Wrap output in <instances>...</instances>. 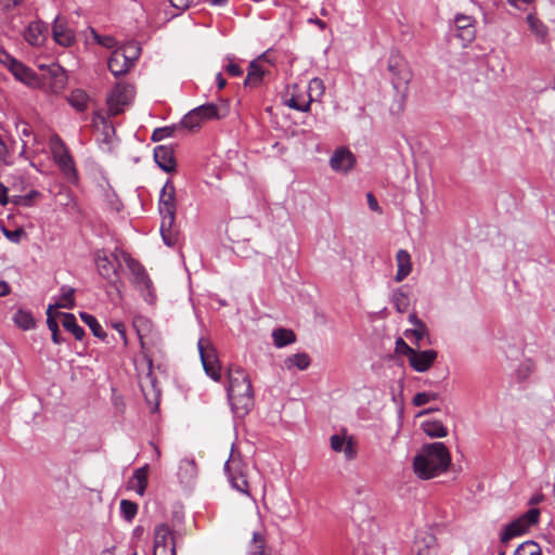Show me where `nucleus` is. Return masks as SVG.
Wrapping results in <instances>:
<instances>
[{
  "label": "nucleus",
  "instance_id": "nucleus-34",
  "mask_svg": "<svg viewBox=\"0 0 555 555\" xmlns=\"http://www.w3.org/2000/svg\"><path fill=\"white\" fill-rule=\"evenodd\" d=\"M422 429L431 438H442L448 435V429L440 421H427L422 423Z\"/></svg>",
  "mask_w": 555,
  "mask_h": 555
},
{
  "label": "nucleus",
  "instance_id": "nucleus-18",
  "mask_svg": "<svg viewBox=\"0 0 555 555\" xmlns=\"http://www.w3.org/2000/svg\"><path fill=\"white\" fill-rule=\"evenodd\" d=\"M154 159L156 164L166 172L176 170V158L173 149L169 145H158L154 149Z\"/></svg>",
  "mask_w": 555,
  "mask_h": 555
},
{
  "label": "nucleus",
  "instance_id": "nucleus-19",
  "mask_svg": "<svg viewBox=\"0 0 555 555\" xmlns=\"http://www.w3.org/2000/svg\"><path fill=\"white\" fill-rule=\"evenodd\" d=\"M48 28L41 21L31 22L24 31V39L31 46L40 47L47 40Z\"/></svg>",
  "mask_w": 555,
  "mask_h": 555
},
{
  "label": "nucleus",
  "instance_id": "nucleus-17",
  "mask_svg": "<svg viewBox=\"0 0 555 555\" xmlns=\"http://www.w3.org/2000/svg\"><path fill=\"white\" fill-rule=\"evenodd\" d=\"M54 41L62 47H70L75 42V34L68 28L67 22L57 16L52 26Z\"/></svg>",
  "mask_w": 555,
  "mask_h": 555
},
{
  "label": "nucleus",
  "instance_id": "nucleus-30",
  "mask_svg": "<svg viewBox=\"0 0 555 555\" xmlns=\"http://www.w3.org/2000/svg\"><path fill=\"white\" fill-rule=\"evenodd\" d=\"M279 63L275 57V53L271 50L266 51L257 59L253 60L248 66V69H264L266 67H276Z\"/></svg>",
  "mask_w": 555,
  "mask_h": 555
},
{
  "label": "nucleus",
  "instance_id": "nucleus-57",
  "mask_svg": "<svg viewBox=\"0 0 555 555\" xmlns=\"http://www.w3.org/2000/svg\"><path fill=\"white\" fill-rule=\"evenodd\" d=\"M366 197H367V205H369L370 209L373 211H376V212H382V209L378 205L376 197L372 193H369L366 195Z\"/></svg>",
  "mask_w": 555,
  "mask_h": 555
},
{
  "label": "nucleus",
  "instance_id": "nucleus-2",
  "mask_svg": "<svg viewBox=\"0 0 555 555\" xmlns=\"http://www.w3.org/2000/svg\"><path fill=\"white\" fill-rule=\"evenodd\" d=\"M228 398L233 412L240 416H245L254 406V391L250 378L246 371L240 366L230 367Z\"/></svg>",
  "mask_w": 555,
  "mask_h": 555
},
{
  "label": "nucleus",
  "instance_id": "nucleus-4",
  "mask_svg": "<svg viewBox=\"0 0 555 555\" xmlns=\"http://www.w3.org/2000/svg\"><path fill=\"white\" fill-rule=\"evenodd\" d=\"M138 335L140 338V345L142 349V353L144 359L147 362L149 371L146 375L141 379V389L144 393V397L147 401L152 402L155 401L158 403V399L160 396V389L158 387L156 377L153 374V359L151 349L154 347V341L152 339H149L146 336H144L140 330H138Z\"/></svg>",
  "mask_w": 555,
  "mask_h": 555
},
{
  "label": "nucleus",
  "instance_id": "nucleus-60",
  "mask_svg": "<svg viewBox=\"0 0 555 555\" xmlns=\"http://www.w3.org/2000/svg\"><path fill=\"white\" fill-rule=\"evenodd\" d=\"M113 326L118 332V334L122 338L124 343L126 344L127 337H126V328H125L124 323L118 322V323H115Z\"/></svg>",
  "mask_w": 555,
  "mask_h": 555
},
{
  "label": "nucleus",
  "instance_id": "nucleus-37",
  "mask_svg": "<svg viewBox=\"0 0 555 555\" xmlns=\"http://www.w3.org/2000/svg\"><path fill=\"white\" fill-rule=\"evenodd\" d=\"M79 315L82 322L89 326V328L91 330L95 337H99L101 339H104L106 337V333L104 332L95 317L87 312H80Z\"/></svg>",
  "mask_w": 555,
  "mask_h": 555
},
{
  "label": "nucleus",
  "instance_id": "nucleus-13",
  "mask_svg": "<svg viewBox=\"0 0 555 555\" xmlns=\"http://www.w3.org/2000/svg\"><path fill=\"white\" fill-rule=\"evenodd\" d=\"M153 555H177L175 533L167 524H159L154 529Z\"/></svg>",
  "mask_w": 555,
  "mask_h": 555
},
{
  "label": "nucleus",
  "instance_id": "nucleus-5",
  "mask_svg": "<svg viewBox=\"0 0 555 555\" xmlns=\"http://www.w3.org/2000/svg\"><path fill=\"white\" fill-rule=\"evenodd\" d=\"M135 98V88L132 83L118 81L106 98L107 116L115 117L125 112Z\"/></svg>",
  "mask_w": 555,
  "mask_h": 555
},
{
  "label": "nucleus",
  "instance_id": "nucleus-41",
  "mask_svg": "<svg viewBox=\"0 0 555 555\" xmlns=\"http://www.w3.org/2000/svg\"><path fill=\"white\" fill-rule=\"evenodd\" d=\"M393 305L398 312H406L410 306L409 297L401 289H397L392 296Z\"/></svg>",
  "mask_w": 555,
  "mask_h": 555
},
{
  "label": "nucleus",
  "instance_id": "nucleus-63",
  "mask_svg": "<svg viewBox=\"0 0 555 555\" xmlns=\"http://www.w3.org/2000/svg\"><path fill=\"white\" fill-rule=\"evenodd\" d=\"M93 120H101L102 122L105 121V116L102 109H96L92 114Z\"/></svg>",
  "mask_w": 555,
  "mask_h": 555
},
{
  "label": "nucleus",
  "instance_id": "nucleus-22",
  "mask_svg": "<svg viewBox=\"0 0 555 555\" xmlns=\"http://www.w3.org/2000/svg\"><path fill=\"white\" fill-rule=\"evenodd\" d=\"M413 555H435L436 538L428 532H422L416 535L413 543Z\"/></svg>",
  "mask_w": 555,
  "mask_h": 555
},
{
  "label": "nucleus",
  "instance_id": "nucleus-40",
  "mask_svg": "<svg viewBox=\"0 0 555 555\" xmlns=\"http://www.w3.org/2000/svg\"><path fill=\"white\" fill-rule=\"evenodd\" d=\"M514 555H542V552L538 543L526 541L515 550Z\"/></svg>",
  "mask_w": 555,
  "mask_h": 555
},
{
  "label": "nucleus",
  "instance_id": "nucleus-12",
  "mask_svg": "<svg viewBox=\"0 0 555 555\" xmlns=\"http://www.w3.org/2000/svg\"><path fill=\"white\" fill-rule=\"evenodd\" d=\"M197 347L206 374L214 380H219L221 377V365L218 360L216 348L207 338H199Z\"/></svg>",
  "mask_w": 555,
  "mask_h": 555
},
{
  "label": "nucleus",
  "instance_id": "nucleus-54",
  "mask_svg": "<svg viewBox=\"0 0 555 555\" xmlns=\"http://www.w3.org/2000/svg\"><path fill=\"white\" fill-rule=\"evenodd\" d=\"M404 66V60L400 53H392L389 59L388 69H398Z\"/></svg>",
  "mask_w": 555,
  "mask_h": 555
},
{
  "label": "nucleus",
  "instance_id": "nucleus-1",
  "mask_svg": "<svg viewBox=\"0 0 555 555\" xmlns=\"http://www.w3.org/2000/svg\"><path fill=\"white\" fill-rule=\"evenodd\" d=\"M451 464V454L442 442L424 444L414 457L413 469L421 479H431L444 473Z\"/></svg>",
  "mask_w": 555,
  "mask_h": 555
},
{
  "label": "nucleus",
  "instance_id": "nucleus-33",
  "mask_svg": "<svg viewBox=\"0 0 555 555\" xmlns=\"http://www.w3.org/2000/svg\"><path fill=\"white\" fill-rule=\"evenodd\" d=\"M13 321H14V324L23 331L31 330L36 325V321H35V318L33 317L31 312L23 310V309H18L16 311V313L13 317Z\"/></svg>",
  "mask_w": 555,
  "mask_h": 555
},
{
  "label": "nucleus",
  "instance_id": "nucleus-56",
  "mask_svg": "<svg viewBox=\"0 0 555 555\" xmlns=\"http://www.w3.org/2000/svg\"><path fill=\"white\" fill-rule=\"evenodd\" d=\"M171 5L180 12L185 11L190 8L193 0H169Z\"/></svg>",
  "mask_w": 555,
  "mask_h": 555
},
{
  "label": "nucleus",
  "instance_id": "nucleus-45",
  "mask_svg": "<svg viewBox=\"0 0 555 555\" xmlns=\"http://www.w3.org/2000/svg\"><path fill=\"white\" fill-rule=\"evenodd\" d=\"M264 538L259 532H254L250 546L251 555H264Z\"/></svg>",
  "mask_w": 555,
  "mask_h": 555
},
{
  "label": "nucleus",
  "instance_id": "nucleus-47",
  "mask_svg": "<svg viewBox=\"0 0 555 555\" xmlns=\"http://www.w3.org/2000/svg\"><path fill=\"white\" fill-rule=\"evenodd\" d=\"M323 92H324L323 81L319 78L311 79L308 85V94H307L310 102L312 101L313 95L319 96Z\"/></svg>",
  "mask_w": 555,
  "mask_h": 555
},
{
  "label": "nucleus",
  "instance_id": "nucleus-26",
  "mask_svg": "<svg viewBox=\"0 0 555 555\" xmlns=\"http://www.w3.org/2000/svg\"><path fill=\"white\" fill-rule=\"evenodd\" d=\"M397 272L396 282H402L412 272L411 256L405 249H399L396 255Z\"/></svg>",
  "mask_w": 555,
  "mask_h": 555
},
{
  "label": "nucleus",
  "instance_id": "nucleus-14",
  "mask_svg": "<svg viewBox=\"0 0 555 555\" xmlns=\"http://www.w3.org/2000/svg\"><path fill=\"white\" fill-rule=\"evenodd\" d=\"M476 18L459 13L454 17V27L456 37L462 41L463 46L473 42L476 38Z\"/></svg>",
  "mask_w": 555,
  "mask_h": 555
},
{
  "label": "nucleus",
  "instance_id": "nucleus-42",
  "mask_svg": "<svg viewBox=\"0 0 555 555\" xmlns=\"http://www.w3.org/2000/svg\"><path fill=\"white\" fill-rule=\"evenodd\" d=\"M91 36L98 44L106 49H117L118 42L113 36L100 35L94 29H91Z\"/></svg>",
  "mask_w": 555,
  "mask_h": 555
},
{
  "label": "nucleus",
  "instance_id": "nucleus-27",
  "mask_svg": "<svg viewBox=\"0 0 555 555\" xmlns=\"http://www.w3.org/2000/svg\"><path fill=\"white\" fill-rule=\"evenodd\" d=\"M68 103L77 111H87L89 104L96 105V101L92 99L85 90L75 89L68 96Z\"/></svg>",
  "mask_w": 555,
  "mask_h": 555
},
{
  "label": "nucleus",
  "instance_id": "nucleus-28",
  "mask_svg": "<svg viewBox=\"0 0 555 555\" xmlns=\"http://www.w3.org/2000/svg\"><path fill=\"white\" fill-rule=\"evenodd\" d=\"M55 319L61 318L62 325L68 332H70L77 340H81L85 336V330L78 325L76 318L72 313H59L54 312Z\"/></svg>",
  "mask_w": 555,
  "mask_h": 555
},
{
  "label": "nucleus",
  "instance_id": "nucleus-64",
  "mask_svg": "<svg viewBox=\"0 0 555 555\" xmlns=\"http://www.w3.org/2000/svg\"><path fill=\"white\" fill-rule=\"evenodd\" d=\"M544 496L543 494H535L529 500L530 505H537L540 504L543 501Z\"/></svg>",
  "mask_w": 555,
  "mask_h": 555
},
{
  "label": "nucleus",
  "instance_id": "nucleus-8",
  "mask_svg": "<svg viewBox=\"0 0 555 555\" xmlns=\"http://www.w3.org/2000/svg\"><path fill=\"white\" fill-rule=\"evenodd\" d=\"M540 509L532 507L522 514L520 517L511 521L505 526L504 531L501 534V542L507 543L516 537H520L528 532V530L539 522Z\"/></svg>",
  "mask_w": 555,
  "mask_h": 555
},
{
  "label": "nucleus",
  "instance_id": "nucleus-36",
  "mask_svg": "<svg viewBox=\"0 0 555 555\" xmlns=\"http://www.w3.org/2000/svg\"><path fill=\"white\" fill-rule=\"evenodd\" d=\"M527 22L531 31L537 36V38L541 42L545 41L547 36L546 26L534 14H529L527 16Z\"/></svg>",
  "mask_w": 555,
  "mask_h": 555
},
{
  "label": "nucleus",
  "instance_id": "nucleus-50",
  "mask_svg": "<svg viewBox=\"0 0 555 555\" xmlns=\"http://www.w3.org/2000/svg\"><path fill=\"white\" fill-rule=\"evenodd\" d=\"M410 321L416 325L415 328L411 330V335H413L415 339L418 341L427 334L426 325L422 321H420L414 314L410 317Z\"/></svg>",
  "mask_w": 555,
  "mask_h": 555
},
{
  "label": "nucleus",
  "instance_id": "nucleus-15",
  "mask_svg": "<svg viewBox=\"0 0 555 555\" xmlns=\"http://www.w3.org/2000/svg\"><path fill=\"white\" fill-rule=\"evenodd\" d=\"M121 257L131 272L132 283L141 291H149L152 286V282L144 267L139 261L131 258L128 253H121Z\"/></svg>",
  "mask_w": 555,
  "mask_h": 555
},
{
  "label": "nucleus",
  "instance_id": "nucleus-16",
  "mask_svg": "<svg viewBox=\"0 0 555 555\" xmlns=\"http://www.w3.org/2000/svg\"><path fill=\"white\" fill-rule=\"evenodd\" d=\"M354 164L356 157L347 147L337 149L330 159L331 168L339 172L351 170Z\"/></svg>",
  "mask_w": 555,
  "mask_h": 555
},
{
  "label": "nucleus",
  "instance_id": "nucleus-52",
  "mask_svg": "<svg viewBox=\"0 0 555 555\" xmlns=\"http://www.w3.org/2000/svg\"><path fill=\"white\" fill-rule=\"evenodd\" d=\"M11 164V154L3 139L0 137V167Z\"/></svg>",
  "mask_w": 555,
  "mask_h": 555
},
{
  "label": "nucleus",
  "instance_id": "nucleus-35",
  "mask_svg": "<svg viewBox=\"0 0 555 555\" xmlns=\"http://www.w3.org/2000/svg\"><path fill=\"white\" fill-rule=\"evenodd\" d=\"M284 365L287 370L296 366L297 369L304 371L310 365V357L307 353H296L287 357L284 361Z\"/></svg>",
  "mask_w": 555,
  "mask_h": 555
},
{
  "label": "nucleus",
  "instance_id": "nucleus-51",
  "mask_svg": "<svg viewBox=\"0 0 555 555\" xmlns=\"http://www.w3.org/2000/svg\"><path fill=\"white\" fill-rule=\"evenodd\" d=\"M176 130V127H164V128H156L152 133V141L158 142L166 138L172 137L173 132Z\"/></svg>",
  "mask_w": 555,
  "mask_h": 555
},
{
  "label": "nucleus",
  "instance_id": "nucleus-38",
  "mask_svg": "<svg viewBox=\"0 0 555 555\" xmlns=\"http://www.w3.org/2000/svg\"><path fill=\"white\" fill-rule=\"evenodd\" d=\"M75 289L72 287H62V294L56 301V304L53 307L54 309L57 308H65V309H72L75 306V298H74Z\"/></svg>",
  "mask_w": 555,
  "mask_h": 555
},
{
  "label": "nucleus",
  "instance_id": "nucleus-3",
  "mask_svg": "<svg viewBox=\"0 0 555 555\" xmlns=\"http://www.w3.org/2000/svg\"><path fill=\"white\" fill-rule=\"evenodd\" d=\"M14 78L30 88L53 93L61 92L67 85L66 72H12Z\"/></svg>",
  "mask_w": 555,
  "mask_h": 555
},
{
  "label": "nucleus",
  "instance_id": "nucleus-24",
  "mask_svg": "<svg viewBox=\"0 0 555 555\" xmlns=\"http://www.w3.org/2000/svg\"><path fill=\"white\" fill-rule=\"evenodd\" d=\"M391 83L397 92L398 96L400 98V104L399 109L402 108V101L404 100L409 83L412 79V72H391Z\"/></svg>",
  "mask_w": 555,
  "mask_h": 555
},
{
  "label": "nucleus",
  "instance_id": "nucleus-25",
  "mask_svg": "<svg viewBox=\"0 0 555 555\" xmlns=\"http://www.w3.org/2000/svg\"><path fill=\"white\" fill-rule=\"evenodd\" d=\"M176 211V189L172 182L167 181L159 196V212Z\"/></svg>",
  "mask_w": 555,
  "mask_h": 555
},
{
  "label": "nucleus",
  "instance_id": "nucleus-48",
  "mask_svg": "<svg viewBox=\"0 0 555 555\" xmlns=\"http://www.w3.org/2000/svg\"><path fill=\"white\" fill-rule=\"evenodd\" d=\"M266 72H247L245 87L255 88L262 83Z\"/></svg>",
  "mask_w": 555,
  "mask_h": 555
},
{
  "label": "nucleus",
  "instance_id": "nucleus-32",
  "mask_svg": "<svg viewBox=\"0 0 555 555\" xmlns=\"http://www.w3.org/2000/svg\"><path fill=\"white\" fill-rule=\"evenodd\" d=\"M272 338L278 348H283L295 343L296 335L292 330L280 327L272 332Z\"/></svg>",
  "mask_w": 555,
  "mask_h": 555
},
{
  "label": "nucleus",
  "instance_id": "nucleus-29",
  "mask_svg": "<svg viewBox=\"0 0 555 555\" xmlns=\"http://www.w3.org/2000/svg\"><path fill=\"white\" fill-rule=\"evenodd\" d=\"M149 466L144 465L134 470L132 478L129 481V487L139 495H143L147 487Z\"/></svg>",
  "mask_w": 555,
  "mask_h": 555
},
{
  "label": "nucleus",
  "instance_id": "nucleus-49",
  "mask_svg": "<svg viewBox=\"0 0 555 555\" xmlns=\"http://www.w3.org/2000/svg\"><path fill=\"white\" fill-rule=\"evenodd\" d=\"M439 397L438 393L436 392H417L414 398H413V404L415 406H422V405H425L427 404L428 402L433 401V400H437Z\"/></svg>",
  "mask_w": 555,
  "mask_h": 555
},
{
  "label": "nucleus",
  "instance_id": "nucleus-23",
  "mask_svg": "<svg viewBox=\"0 0 555 555\" xmlns=\"http://www.w3.org/2000/svg\"><path fill=\"white\" fill-rule=\"evenodd\" d=\"M160 234L167 246H173L177 242V234L173 230L176 211L160 212Z\"/></svg>",
  "mask_w": 555,
  "mask_h": 555
},
{
  "label": "nucleus",
  "instance_id": "nucleus-61",
  "mask_svg": "<svg viewBox=\"0 0 555 555\" xmlns=\"http://www.w3.org/2000/svg\"><path fill=\"white\" fill-rule=\"evenodd\" d=\"M10 293H11L10 285L5 281L1 280L0 281V297L8 296Z\"/></svg>",
  "mask_w": 555,
  "mask_h": 555
},
{
  "label": "nucleus",
  "instance_id": "nucleus-43",
  "mask_svg": "<svg viewBox=\"0 0 555 555\" xmlns=\"http://www.w3.org/2000/svg\"><path fill=\"white\" fill-rule=\"evenodd\" d=\"M120 511L124 518L127 521H131L138 513V504L129 500H121Z\"/></svg>",
  "mask_w": 555,
  "mask_h": 555
},
{
  "label": "nucleus",
  "instance_id": "nucleus-44",
  "mask_svg": "<svg viewBox=\"0 0 555 555\" xmlns=\"http://www.w3.org/2000/svg\"><path fill=\"white\" fill-rule=\"evenodd\" d=\"M341 453H344L346 460L352 461L358 455V448L357 442L352 437H348L346 443H344L343 450H340Z\"/></svg>",
  "mask_w": 555,
  "mask_h": 555
},
{
  "label": "nucleus",
  "instance_id": "nucleus-6",
  "mask_svg": "<svg viewBox=\"0 0 555 555\" xmlns=\"http://www.w3.org/2000/svg\"><path fill=\"white\" fill-rule=\"evenodd\" d=\"M227 111L214 103L199 105L191 109L181 120V126L191 131H197L202 124L225 117Z\"/></svg>",
  "mask_w": 555,
  "mask_h": 555
},
{
  "label": "nucleus",
  "instance_id": "nucleus-55",
  "mask_svg": "<svg viewBox=\"0 0 555 555\" xmlns=\"http://www.w3.org/2000/svg\"><path fill=\"white\" fill-rule=\"evenodd\" d=\"M397 350L404 353L408 358L415 351L411 348L402 338H398L397 340Z\"/></svg>",
  "mask_w": 555,
  "mask_h": 555
},
{
  "label": "nucleus",
  "instance_id": "nucleus-46",
  "mask_svg": "<svg viewBox=\"0 0 555 555\" xmlns=\"http://www.w3.org/2000/svg\"><path fill=\"white\" fill-rule=\"evenodd\" d=\"M0 63L7 66L9 69H27L25 66H22L16 59H14L4 50H0Z\"/></svg>",
  "mask_w": 555,
  "mask_h": 555
},
{
  "label": "nucleus",
  "instance_id": "nucleus-59",
  "mask_svg": "<svg viewBox=\"0 0 555 555\" xmlns=\"http://www.w3.org/2000/svg\"><path fill=\"white\" fill-rule=\"evenodd\" d=\"M21 0H0V8L3 10H10L16 7Z\"/></svg>",
  "mask_w": 555,
  "mask_h": 555
},
{
  "label": "nucleus",
  "instance_id": "nucleus-10",
  "mask_svg": "<svg viewBox=\"0 0 555 555\" xmlns=\"http://www.w3.org/2000/svg\"><path fill=\"white\" fill-rule=\"evenodd\" d=\"M225 474L232 487L246 495L249 494V485L246 476V465L238 455L231 454L224 465Z\"/></svg>",
  "mask_w": 555,
  "mask_h": 555
},
{
  "label": "nucleus",
  "instance_id": "nucleus-7",
  "mask_svg": "<svg viewBox=\"0 0 555 555\" xmlns=\"http://www.w3.org/2000/svg\"><path fill=\"white\" fill-rule=\"evenodd\" d=\"M121 253L125 251L116 247L111 254H107L104 249L96 250L94 254L99 274L111 284H116L118 281V270L122 260Z\"/></svg>",
  "mask_w": 555,
  "mask_h": 555
},
{
  "label": "nucleus",
  "instance_id": "nucleus-9",
  "mask_svg": "<svg viewBox=\"0 0 555 555\" xmlns=\"http://www.w3.org/2000/svg\"><path fill=\"white\" fill-rule=\"evenodd\" d=\"M140 54V44L135 41H130L112 52L107 61L108 69H114L115 67H120L121 69H130L135 65V61H138Z\"/></svg>",
  "mask_w": 555,
  "mask_h": 555
},
{
  "label": "nucleus",
  "instance_id": "nucleus-21",
  "mask_svg": "<svg viewBox=\"0 0 555 555\" xmlns=\"http://www.w3.org/2000/svg\"><path fill=\"white\" fill-rule=\"evenodd\" d=\"M284 102L288 107L299 112L309 111L311 103L306 91L301 90L297 83L292 87L289 96H287Z\"/></svg>",
  "mask_w": 555,
  "mask_h": 555
},
{
  "label": "nucleus",
  "instance_id": "nucleus-58",
  "mask_svg": "<svg viewBox=\"0 0 555 555\" xmlns=\"http://www.w3.org/2000/svg\"><path fill=\"white\" fill-rule=\"evenodd\" d=\"M3 233L7 238H9L12 242L17 243L20 241L22 231L21 230L10 231V230L3 229Z\"/></svg>",
  "mask_w": 555,
  "mask_h": 555
},
{
  "label": "nucleus",
  "instance_id": "nucleus-20",
  "mask_svg": "<svg viewBox=\"0 0 555 555\" xmlns=\"http://www.w3.org/2000/svg\"><path fill=\"white\" fill-rule=\"evenodd\" d=\"M437 359V351L424 350V351H414L409 358L410 365L416 372H426L431 367L435 360Z\"/></svg>",
  "mask_w": 555,
  "mask_h": 555
},
{
  "label": "nucleus",
  "instance_id": "nucleus-11",
  "mask_svg": "<svg viewBox=\"0 0 555 555\" xmlns=\"http://www.w3.org/2000/svg\"><path fill=\"white\" fill-rule=\"evenodd\" d=\"M51 152L53 154L54 162L64 172L68 181L75 182L77 180L75 162L65 143L59 137L51 140Z\"/></svg>",
  "mask_w": 555,
  "mask_h": 555
},
{
  "label": "nucleus",
  "instance_id": "nucleus-39",
  "mask_svg": "<svg viewBox=\"0 0 555 555\" xmlns=\"http://www.w3.org/2000/svg\"><path fill=\"white\" fill-rule=\"evenodd\" d=\"M47 325L52 333L53 343L60 345L63 341V339L60 335L59 323L55 319L52 306H49L47 310Z\"/></svg>",
  "mask_w": 555,
  "mask_h": 555
},
{
  "label": "nucleus",
  "instance_id": "nucleus-62",
  "mask_svg": "<svg viewBox=\"0 0 555 555\" xmlns=\"http://www.w3.org/2000/svg\"><path fill=\"white\" fill-rule=\"evenodd\" d=\"M0 204H8V189L2 183H0Z\"/></svg>",
  "mask_w": 555,
  "mask_h": 555
},
{
  "label": "nucleus",
  "instance_id": "nucleus-53",
  "mask_svg": "<svg viewBox=\"0 0 555 555\" xmlns=\"http://www.w3.org/2000/svg\"><path fill=\"white\" fill-rule=\"evenodd\" d=\"M348 437L341 435H333L330 439L331 448L335 452L343 450L344 443H346Z\"/></svg>",
  "mask_w": 555,
  "mask_h": 555
},
{
  "label": "nucleus",
  "instance_id": "nucleus-31",
  "mask_svg": "<svg viewBox=\"0 0 555 555\" xmlns=\"http://www.w3.org/2000/svg\"><path fill=\"white\" fill-rule=\"evenodd\" d=\"M17 132L23 143L22 153H27V150L37 143V138L33 132V128L29 124L22 122L17 125Z\"/></svg>",
  "mask_w": 555,
  "mask_h": 555
}]
</instances>
